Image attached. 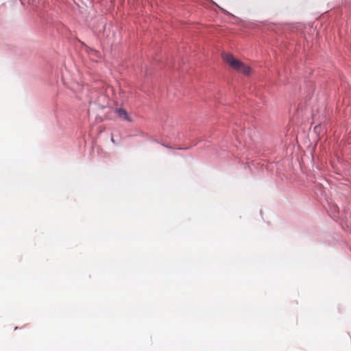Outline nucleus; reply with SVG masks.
I'll return each instance as SVG.
<instances>
[{"label": "nucleus", "mask_w": 351, "mask_h": 351, "mask_svg": "<svg viewBox=\"0 0 351 351\" xmlns=\"http://www.w3.org/2000/svg\"><path fill=\"white\" fill-rule=\"evenodd\" d=\"M223 60L237 72L249 75L251 68L245 65L241 61L235 58L231 53H223Z\"/></svg>", "instance_id": "obj_1"}, {"label": "nucleus", "mask_w": 351, "mask_h": 351, "mask_svg": "<svg viewBox=\"0 0 351 351\" xmlns=\"http://www.w3.org/2000/svg\"><path fill=\"white\" fill-rule=\"evenodd\" d=\"M116 113L117 114L118 117L125 121H132V119H130V116L128 115L127 111L123 108H117L116 110Z\"/></svg>", "instance_id": "obj_2"}]
</instances>
